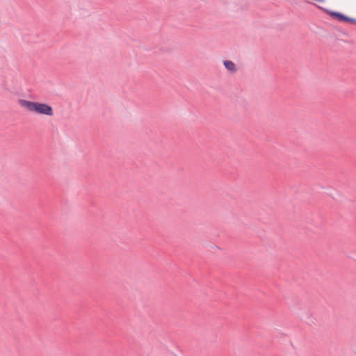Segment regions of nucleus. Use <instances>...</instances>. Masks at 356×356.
I'll list each match as a JSON object with an SVG mask.
<instances>
[{"instance_id":"nucleus-2","label":"nucleus","mask_w":356,"mask_h":356,"mask_svg":"<svg viewBox=\"0 0 356 356\" xmlns=\"http://www.w3.org/2000/svg\"><path fill=\"white\" fill-rule=\"evenodd\" d=\"M330 15L331 17H332L333 18L339 20V21H341V22H350V23H353V24H355L356 23V19H353V18H350L347 16H345L344 15L340 13H337V12H330Z\"/></svg>"},{"instance_id":"nucleus-1","label":"nucleus","mask_w":356,"mask_h":356,"mask_svg":"<svg viewBox=\"0 0 356 356\" xmlns=\"http://www.w3.org/2000/svg\"><path fill=\"white\" fill-rule=\"evenodd\" d=\"M19 104L30 112L47 116H52L54 115L52 107L44 103L19 99Z\"/></svg>"},{"instance_id":"nucleus-3","label":"nucleus","mask_w":356,"mask_h":356,"mask_svg":"<svg viewBox=\"0 0 356 356\" xmlns=\"http://www.w3.org/2000/svg\"><path fill=\"white\" fill-rule=\"evenodd\" d=\"M223 63L228 71L231 72H235L236 71L235 64L232 61L225 60Z\"/></svg>"}]
</instances>
